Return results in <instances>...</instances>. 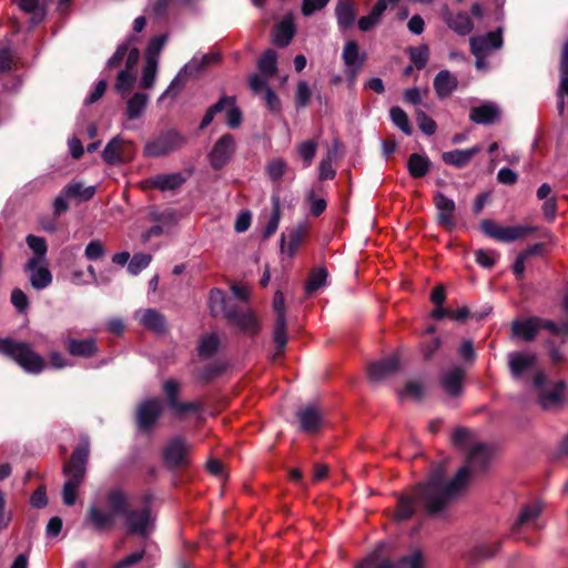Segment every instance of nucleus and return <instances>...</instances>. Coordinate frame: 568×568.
Here are the masks:
<instances>
[{"label":"nucleus","mask_w":568,"mask_h":568,"mask_svg":"<svg viewBox=\"0 0 568 568\" xmlns=\"http://www.w3.org/2000/svg\"><path fill=\"white\" fill-rule=\"evenodd\" d=\"M156 72L158 63H154L153 61H145L140 81V87L143 89L152 88L155 82Z\"/></svg>","instance_id":"53"},{"label":"nucleus","mask_w":568,"mask_h":568,"mask_svg":"<svg viewBox=\"0 0 568 568\" xmlns=\"http://www.w3.org/2000/svg\"><path fill=\"white\" fill-rule=\"evenodd\" d=\"M342 58L346 65L345 72L347 80L349 84L353 85L356 81L359 70L364 64L365 54L359 52V47L355 41L349 40L344 45Z\"/></svg>","instance_id":"13"},{"label":"nucleus","mask_w":568,"mask_h":568,"mask_svg":"<svg viewBox=\"0 0 568 568\" xmlns=\"http://www.w3.org/2000/svg\"><path fill=\"white\" fill-rule=\"evenodd\" d=\"M162 413V403L158 398L140 404L136 412V422L140 429L149 430Z\"/></svg>","instance_id":"16"},{"label":"nucleus","mask_w":568,"mask_h":568,"mask_svg":"<svg viewBox=\"0 0 568 568\" xmlns=\"http://www.w3.org/2000/svg\"><path fill=\"white\" fill-rule=\"evenodd\" d=\"M229 101L226 102V106L224 108L226 112V123L230 128L235 129L241 124L242 113L240 109L235 105V99L233 97H227Z\"/></svg>","instance_id":"50"},{"label":"nucleus","mask_w":568,"mask_h":568,"mask_svg":"<svg viewBox=\"0 0 568 568\" xmlns=\"http://www.w3.org/2000/svg\"><path fill=\"white\" fill-rule=\"evenodd\" d=\"M95 193L94 186H84L81 182H73L64 187V194L68 197H79L81 200H90Z\"/></svg>","instance_id":"42"},{"label":"nucleus","mask_w":568,"mask_h":568,"mask_svg":"<svg viewBox=\"0 0 568 568\" xmlns=\"http://www.w3.org/2000/svg\"><path fill=\"white\" fill-rule=\"evenodd\" d=\"M535 231L532 226H499V242H514Z\"/></svg>","instance_id":"37"},{"label":"nucleus","mask_w":568,"mask_h":568,"mask_svg":"<svg viewBox=\"0 0 568 568\" xmlns=\"http://www.w3.org/2000/svg\"><path fill=\"white\" fill-rule=\"evenodd\" d=\"M184 142L185 139L179 132L170 130L148 142L144 148V154L151 158L163 156L179 150Z\"/></svg>","instance_id":"9"},{"label":"nucleus","mask_w":568,"mask_h":568,"mask_svg":"<svg viewBox=\"0 0 568 568\" xmlns=\"http://www.w3.org/2000/svg\"><path fill=\"white\" fill-rule=\"evenodd\" d=\"M327 271L324 267H317L314 268L306 282L305 291L308 295L314 294L317 292L321 287L325 286L326 280H327Z\"/></svg>","instance_id":"41"},{"label":"nucleus","mask_w":568,"mask_h":568,"mask_svg":"<svg viewBox=\"0 0 568 568\" xmlns=\"http://www.w3.org/2000/svg\"><path fill=\"white\" fill-rule=\"evenodd\" d=\"M272 203H273V211H272V214L268 219V222H267V225H266V229H265V237H270L271 235H273L278 225H280V221H281V203H280V199L277 196H273L272 199Z\"/></svg>","instance_id":"47"},{"label":"nucleus","mask_w":568,"mask_h":568,"mask_svg":"<svg viewBox=\"0 0 568 568\" xmlns=\"http://www.w3.org/2000/svg\"><path fill=\"white\" fill-rule=\"evenodd\" d=\"M546 347L548 357L554 366L560 365L566 361V356L561 352L560 346H558L554 341H547Z\"/></svg>","instance_id":"60"},{"label":"nucleus","mask_w":568,"mask_h":568,"mask_svg":"<svg viewBox=\"0 0 568 568\" xmlns=\"http://www.w3.org/2000/svg\"><path fill=\"white\" fill-rule=\"evenodd\" d=\"M385 10V0H378L373 7L371 13L368 16L362 17L358 20V28L362 31L371 30L374 26L378 23L379 18L382 17Z\"/></svg>","instance_id":"40"},{"label":"nucleus","mask_w":568,"mask_h":568,"mask_svg":"<svg viewBox=\"0 0 568 568\" xmlns=\"http://www.w3.org/2000/svg\"><path fill=\"white\" fill-rule=\"evenodd\" d=\"M0 353L13 358L28 373L37 374L44 368V359L27 343L0 339Z\"/></svg>","instance_id":"7"},{"label":"nucleus","mask_w":568,"mask_h":568,"mask_svg":"<svg viewBox=\"0 0 568 568\" xmlns=\"http://www.w3.org/2000/svg\"><path fill=\"white\" fill-rule=\"evenodd\" d=\"M210 308L214 316L224 315L229 322L246 333H255L258 328L257 320L252 312L233 311L229 306L224 293L221 290H212L210 293Z\"/></svg>","instance_id":"6"},{"label":"nucleus","mask_w":568,"mask_h":568,"mask_svg":"<svg viewBox=\"0 0 568 568\" xmlns=\"http://www.w3.org/2000/svg\"><path fill=\"white\" fill-rule=\"evenodd\" d=\"M28 246L32 250L33 256L29 258L30 265H34L37 263L45 262L47 255V242L43 237H39L36 235H28L27 237Z\"/></svg>","instance_id":"36"},{"label":"nucleus","mask_w":568,"mask_h":568,"mask_svg":"<svg viewBox=\"0 0 568 568\" xmlns=\"http://www.w3.org/2000/svg\"><path fill=\"white\" fill-rule=\"evenodd\" d=\"M464 376L465 371L462 367H453L446 371L442 376L444 390L452 396H457L462 392Z\"/></svg>","instance_id":"27"},{"label":"nucleus","mask_w":568,"mask_h":568,"mask_svg":"<svg viewBox=\"0 0 568 568\" xmlns=\"http://www.w3.org/2000/svg\"><path fill=\"white\" fill-rule=\"evenodd\" d=\"M236 149L235 139L231 134L222 135L213 145L207 158L214 170H221L230 163Z\"/></svg>","instance_id":"12"},{"label":"nucleus","mask_w":568,"mask_h":568,"mask_svg":"<svg viewBox=\"0 0 568 568\" xmlns=\"http://www.w3.org/2000/svg\"><path fill=\"white\" fill-rule=\"evenodd\" d=\"M164 394L168 398L169 406L176 413V414H184L187 412H194L197 409V405L195 403H180L178 402L176 397L180 390V385L174 379H169L163 385Z\"/></svg>","instance_id":"21"},{"label":"nucleus","mask_w":568,"mask_h":568,"mask_svg":"<svg viewBox=\"0 0 568 568\" xmlns=\"http://www.w3.org/2000/svg\"><path fill=\"white\" fill-rule=\"evenodd\" d=\"M184 182L180 173L161 174L151 179V184L161 191H169L179 187Z\"/></svg>","instance_id":"35"},{"label":"nucleus","mask_w":568,"mask_h":568,"mask_svg":"<svg viewBox=\"0 0 568 568\" xmlns=\"http://www.w3.org/2000/svg\"><path fill=\"white\" fill-rule=\"evenodd\" d=\"M148 103V95L144 93H135L129 101L126 114L130 119H136L141 115Z\"/></svg>","instance_id":"44"},{"label":"nucleus","mask_w":568,"mask_h":568,"mask_svg":"<svg viewBox=\"0 0 568 568\" xmlns=\"http://www.w3.org/2000/svg\"><path fill=\"white\" fill-rule=\"evenodd\" d=\"M104 254H105V248H104L102 242L99 240L91 241L84 250V255L90 261H97V260L103 257Z\"/></svg>","instance_id":"59"},{"label":"nucleus","mask_w":568,"mask_h":568,"mask_svg":"<svg viewBox=\"0 0 568 568\" xmlns=\"http://www.w3.org/2000/svg\"><path fill=\"white\" fill-rule=\"evenodd\" d=\"M265 170L273 182H278L287 170V162L282 158H274L270 160Z\"/></svg>","instance_id":"45"},{"label":"nucleus","mask_w":568,"mask_h":568,"mask_svg":"<svg viewBox=\"0 0 568 568\" xmlns=\"http://www.w3.org/2000/svg\"><path fill=\"white\" fill-rule=\"evenodd\" d=\"M537 356L535 354L526 353H511L509 354L508 366L511 375L515 378L523 376L525 373L532 369L536 365Z\"/></svg>","instance_id":"22"},{"label":"nucleus","mask_w":568,"mask_h":568,"mask_svg":"<svg viewBox=\"0 0 568 568\" xmlns=\"http://www.w3.org/2000/svg\"><path fill=\"white\" fill-rule=\"evenodd\" d=\"M152 261V256L145 253L134 254L128 265V271L132 275H138L142 270L146 268Z\"/></svg>","instance_id":"52"},{"label":"nucleus","mask_w":568,"mask_h":568,"mask_svg":"<svg viewBox=\"0 0 568 568\" xmlns=\"http://www.w3.org/2000/svg\"><path fill=\"white\" fill-rule=\"evenodd\" d=\"M539 332V317L531 316L525 320H516L511 323V334L514 337L531 342Z\"/></svg>","instance_id":"20"},{"label":"nucleus","mask_w":568,"mask_h":568,"mask_svg":"<svg viewBox=\"0 0 568 568\" xmlns=\"http://www.w3.org/2000/svg\"><path fill=\"white\" fill-rule=\"evenodd\" d=\"M274 342L277 345V354H280L287 343L286 320L276 318L274 325Z\"/></svg>","instance_id":"55"},{"label":"nucleus","mask_w":568,"mask_h":568,"mask_svg":"<svg viewBox=\"0 0 568 568\" xmlns=\"http://www.w3.org/2000/svg\"><path fill=\"white\" fill-rule=\"evenodd\" d=\"M219 338L215 334L205 335L199 345V353L203 357H211L219 347Z\"/></svg>","instance_id":"51"},{"label":"nucleus","mask_w":568,"mask_h":568,"mask_svg":"<svg viewBox=\"0 0 568 568\" xmlns=\"http://www.w3.org/2000/svg\"><path fill=\"white\" fill-rule=\"evenodd\" d=\"M409 54H410V60L413 61L414 65L417 69H423L428 61L429 51L426 45H420V47L412 48L409 51Z\"/></svg>","instance_id":"57"},{"label":"nucleus","mask_w":568,"mask_h":568,"mask_svg":"<svg viewBox=\"0 0 568 568\" xmlns=\"http://www.w3.org/2000/svg\"><path fill=\"white\" fill-rule=\"evenodd\" d=\"M355 6L349 0H342L338 2L336 7V17L338 26L342 29L349 28L355 20Z\"/></svg>","instance_id":"32"},{"label":"nucleus","mask_w":568,"mask_h":568,"mask_svg":"<svg viewBox=\"0 0 568 568\" xmlns=\"http://www.w3.org/2000/svg\"><path fill=\"white\" fill-rule=\"evenodd\" d=\"M89 443L82 442L72 453L70 462L64 466V474L68 477L63 485V503L72 506L75 503L78 487L85 475V464L89 457Z\"/></svg>","instance_id":"5"},{"label":"nucleus","mask_w":568,"mask_h":568,"mask_svg":"<svg viewBox=\"0 0 568 568\" xmlns=\"http://www.w3.org/2000/svg\"><path fill=\"white\" fill-rule=\"evenodd\" d=\"M407 166L413 178H423L428 173L430 162L427 156L413 153L408 159Z\"/></svg>","instance_id":"38"},{"label":"nucleus","mask_w":568,"mask_h":568,"mask_svg":"<svg viewBox=\"0 0 568 568\" xmlns=\"http://www.w3.org/2000/svg\"><path fill=\"white\" fill-rule=\"evenodd\" d=\"M297 419L301 430L314 434L324 423L323 412L315 405H307L297 412Z\"/></svg>","instance_id":"17"},{"label":"nucleus","mask_w":568,"mask_h":568,"mask_svg":"<svg viewBox=\"0 0 568 568\" xmlns=\"http://www.w3.org/2000/svg\"><path fill=\"white\" fill-rule=\"evenodd\" d=\"M135 37L129 38L125 42L116 48V51L108 60L106 68H120L124 63L116 75L114 89L122 97L129 93L136 80V64L140 59L139 49L134 45Z\"/></svg>","instance_id":"3"},{"label":"nucleus","mask_w":568,"mask_h":568,"mask_svg":"<svg viewBox=\"0 0 568 568\" xmlns=\"http://www.w3.org/2000/svg\"><path fill=\"white\" fill-rule=\"evenodd\" d=\"M560 82L557 92V109L560 115L565 111V97H568V40L562 44L559 63Z\"/></svg>","instance_id":"18"},{"label":"nucleus","mask_w":568,"mask_h":568,"mask_svg":"<svg viewBox=\"0 0 568 568\" xmlns=\"http://www.w3.org/2000/svg\"><path fill=\"white\" fill-rule=\"evenodd\" d=\"M189 446L182 438L171 440L165 448V460L172 466L186 463Z\"/></svg>","instance_id":"26"},{"label":"nucleus","mask_w":568,"mask_h":568,"mask_svg":"<svg viewBox=\"0 0 568 568\" xmlns=\"http://www.w3.org/2000/svg\"><path fill=\"white\" fill-rule=\"evenodd\" d=\"M476 263L483 268L490 270L495 265V255L493 251L478 248L474 251Z\"/></svg>","instance_id":"58"},{"label":"nucleus","mask_w":568,"mask_h":568,"mask_svg":"<svg viewBox=\"0 0 568 568\" xmlns=\"http://www.w3.org/2000/svg\"><path fill=\"white\" fill-rule=\"evenodd\" d=\"M257 68L266 79L277 71V54L274 50H266L257 61Z\"/></svg>","instance_id":"39"},{"label":"nucleus","mask_w":568,"mask_h":568,"mask_svg":"<svg viewBox=\"0 0 568 568\" xmlns=\"http://www.w3.org/2000/svg\"><path fill=\"white\" fill-rule=\"evenodd\" d=\"M65 345L69 353L73 356L89 357L92 356L97 351L95 342L92 338L82 341L68 339Z\"/></svg>","instance_id":"33"},{"label":"nucleus","mask_w":568,"mask_h":568,"mask_svg":"<svg viewBox=\"0 0 568 568\" xmlns=\"http://www.w3.org/2000/svg\"><path fill=\"white\" fill-rule=\"evenodd\" d=\"M417 123H418L419 129L428 135L435 133V131H436L435 121L424 112L417 113Z\"/></svg>","instance_id":"64"},{"label":"nucleus","mask_w":568,"mask_h":568,"mask_svg":"<svg viewBox=\"0 0 568 568\" xmlns=\"http://www.w3.org/2000/svg\"><path fill=\"white\" fill-rule=\"evenodd\" d=\"M24 271L29 274V280L33 288L43 290L52 283V275L48 268L47 261L30 265L27 262Z\"/></svg>","instance_id":"19"},{"label":"nucleus","mask_w":568,"mask_h":568,"mask_svg":"<svg viewBox=\"0 0 568 568\" xmlns=\"http://www.w3.org/2000/svg\"><path fill=\"white\" fill-rule=\"evenodd\" d=\"M490 460L488 449L484 445L470 448L466 465L450 480H445V471L438 467L425 485H419L412 496H404L398 501L397 520L408 519L415 511V505L422 504L429 514L440 511L452 499L457 497L466 487L471 474H479Z\"/></svg>","instance_id":"1"},{"label":"nucleus","mask_w":568,"mask_h":568,"mask_svg":"<svg viewBox=\"0 0 568 568\" xmlns=\"http://www.w3.org/2000/svg\"><path fill=\"white\" fill-rule=\"evenodd\" d=\"M150 220L153 223H159L164 226L168 232H170L179 222V215L174 210L165 209V210H152L150 212Z\"/></svg>","instance_id":"34"},{"label":"nucleus","mask_w":568,"mask_h":568,"mask_svg":"<svg viewBox=\"0 0 568 568\" xmlns=\"http://www.w3.org/2000/svg\"><path fill=\"white\" fill-rule=\"evenodd\" d=\"M312 92L305 81H300L296 89V103L298 106H306L310 102Z\"/></svg>","instance_id":"63"},{"label":"nucleus","mask_w":568,"mask_h":568,"mask_svg":"<svg viewBox=\"0 0 568 568\" xmlns=\"http://www.w3.org/2000/svg\"><path fill=\"white\" fill-rule=\"evenodd\" d=\"M227 101H229V98L227 97H223V98L220 99L219 102H216L215 104L210 106L209 110L206 111V113L204 114L203 119H202L200 128L201 129L206 128L213 121L215 114L224 111V108L226 106V102Z\"/></svg>","instance_id":"56"},{"label":"nucleus","mask_w":568,"mask_h":568,"mask_svg":"<svg viewBox=\"0 0 568 568\" xmlns=\"http://www.w3.org/2000/svg\"><path fill=\"white\" fill-rule=\"evenodd\" d=\"M398 366L399 362L397 355H392L381 362L373 363L368 367L369 378L374 382H381L394 374L398 369Z\"/></svg>","instance_id":"23"},{"label":"nucleus","mask_w":568,"mask_h":568,"mask_svg":"<svg viewBox=\"0 0 568 568\" xmlns=\"http://www.w3.org/2000/svg\"><path fill=\"white\" fill-rule=\"evenodd\" d=\"M390 119L393 123L399 128L406 135L412 134V126L408 121V116L404 110L398 106H393L390 109Z\"/></svg>","instance_id":"49"},{"label":"nucleus","mask_w":568,"mask_h":568,"mask_svg":"<svg viewBox=\"0 0 568 568\" xmlns=\"http://www.w3.org/2000/svg\"><path fill=\"white\" fill-rule=\"evenodd\" d=\"M121 516L124 517V526L130 534L146 537L153 530L154 517L148 506L130 509L126 504V510Z\"/></svg>","instance_id":"8"},{"label":"nucleus","mask_w":568,"mask_h":568,"mask_svg":"<svg viewBox=\"0 0 568 568\" xmlns=\"http://www.w3.org/2000/svg\"><path fill=\"white\" fill-rule=\"evenodd\" d=\"M436 209L438 210V221L446 227L454 225L453 213L455 211V202L442 193H437L434 197Z\"/></svg>","instance_id":"28"},{"label":"nucleus","mask_w":568,"mask_h":568,"mask_svg":"<svg viewBox=\"0 0 568 568\" xmlns=\"http://www.w3.org/2000/svg\"><path fill=\"white\" fill-rule=\"evenodd\" d=\"M306 233L307 227L304 224L287 229L281 235V253L292 258L306 236Z\"/></svg>","instance_id":"15"},{"label":"nucleus","mask_w":568,"mask_h":568,"mask_svg":"<svg viewBox=\"0 0 568 568\" xmlns=\"http://www.w3.org/2000/svg\"><path fill=\"white\" fill-rule=\"evenodd\" d=\"M220 57L216 53L204 54L200 59L193 58L185 67L179 72V74L173 79L170 87L162 93L160 100L165 99L169 95L174 97L178 90L183 85V74L194 75L205 65L219 61Z\"/></svg>","instance_id":"11"},{"label":"nucleus","mask_w":568,"mask_h":568,"mask_svg":"<svg viewBox=\"0 0 568 568\" xmlns=\"http://www.w3.org/2000/svg\"><path fill=\"white\" fill-rule=\"evenodd\" d=\"M317 143L313 140H306L297 145V152L304 161V166L308 168L316 154Z\"/></svg>","instance_id":"48"},{"label":"nucleus","mask_w":568,"mask_h":568,"mask_svg":"<svg viewBox=\"0 0 568 568\" xmlns=\"http://www.w3.org/2000/svg\"><path fill=\"white\" fill-rule=\"evenodd\" d=\"M529 388L536 406L542 412L559 413L568 406V382L551 377L544 368L532 372Z\"/></svg>","instance_id":"2"},{"label":"nucleus","mask_w":568,"mask_h":568,"mask_svg":"<svg viewBox=\"0 0 568 568\" xmlns=\"http://www.w3.org/2000/svg\"><path fill=\"white\" fill-rule=\"evenodd\" d=\"M478 146H474L467 150H453L443 153V161L447 164L454 165L456 168H463L467 165L470 160L479 152Z\"/></svg>","instance_id":"30"},{"label":"nucleus","mask_w":568,"mask_h":568,"mask_svg":"<svg viewBox=\"0 0 568 568\" xmlns=\"http://www.w3.org/2000/svg\"><path fill=\"white\" fill-rule=\"evenodd\" d=\"M457 87V78L448 70L439 71L434 79V90L439 99L449 97Z\"/></svg>","instance_id":"25"},{"label":"nucleus","mask_w":568,"mask_h":568,"mask_svg":"<svg viewBox=\"0 0 568 568\" xmlns=\"http://www.w3.org/2000/svg\"><path fill=\"white\" fill-rule=\"evenodd\" d=\"M134 317L143 327L155 333H162L165 329V318L155 310H139L135 312Z\"/></svg>","instance_id":"24"},{"label":"nucleus","mask_w":568,"mask_h":568,"mask_svg":"<svg viewBox=\"0 0 568 568\" xmlns=\"http://www.w3.org/2000/svg\"><path fill=\"white\" fill-rule=\"evenodd\" d=\"M126 510V495L120 489H112L106 496L105 506L92 504L87 514V523L95 530H110L115 525V519Z\"/></svg>","instance_id":"4"},{"label":"nucleus","mask_w":568,"mask_h":568,"mask_svg":"<svg viewBox=\"0 0 568 568\" xmlns=\"http://www.w3.org/2000/svg\"><path fill=\"white\" fill-rule=\"evenodd\" d=\"M470 48L473 54L476 57L477 69H484L486 67L485 59L497 49V32H489L484 37L471 38Z\"/></svg>","instance_id":"14"},{"label":"nucleus","mask_w":568,"mask_h":568,"mask_svg":"<svg viewBox=\"0 0 568 568\" xmlns=\"http://www.w3.org/2000/svg\"><path fill=\"white\" fill-rule=\"evenodd\" d=\"M450 27L457 33L465 36L473 30V22L467 13H458L452 19Z\"/></svg>","instance_id":"54"},{"label":"nucleus","mask_w":568,"mask_h":568,"mask_svg":"<svg viewBox=\"0 0 568 568\" xmlns=\"http://www.w3.org/2000/svg\"><path fill=\"white\" fill-rule=\"evenodd\" d=\"M453 443L458 448H468L471 443V433L466 428H457L453 434Z\"/></svg>","instance_id":"61"},{"label":"nucleus","mask_w":568,"mask_h":568,"mask_svg":"<svg viewBox=\"0 0 568 568\" xmlns=\"http://www.w3.org/2000/svg\"><path fill=\"white\" fill-rule=\"evenodd\" d=\"M423 386L418 382H409L405 388L399 393L402 398L419 399L423 395Z\"/></svg>","instance_id":"62"},{"label":"nucleus","mask_w":568,"mask_h":568,"mask_svg":"<svg viewBox=\"0 0 568 568\" xmlns=\"http://www.w3.org/2000/svg\"><path fill=\"white\" fill-rule=\"evenodd\" d=\"M135 151L131 142L115 136L104 148L102 159L109 165H119L131 161Z\"/></svg>","instance_id":"10"},{"label":"nucleus","mask_w":568,"mask_h":568,"mask_svg":"<svg viewBox=\"0 0 568 568\" xmlns=\"http://www.w3.org/2000/svg\"><path fill=\"white\" fill-rule=\"evenodd\" d=\"M497 115V110L494 103H484L479 106L470 109L469 118L473 122L478 124L493 123Z\"/></svg>","instance_id":"31"},{"label":"nucleus","mask_w":568,"mask_h":568,"mask_svg":"<svg viewBox=\"0 0 568 568\" xmlns=\"http://www.w3.org/2000/svg\"><path fill=\"white\" fill-rule=\"evenodd\" d=\"M540 510L534 506H525L516 521L514 523L511 530L516 534L523 526H526L539 517Z\"/></svg>","instance_id":"43"},{"label":"nucleus","mask_w":568,"mask_h":568,"mask_svg":"<svg viewBox=\"0 0 568 568\" xmlns=\"http://www.w3.org/2000/svg\"><path fill=\"white\" fill-rule=\"evenodd\" d=\"M166 42V36H158L154 37L148 44L145 51V61H153L154 63H159V55L161 50L163 49Z\"/></svg>","instance_id":"46"},{"label":"nucleus","mask_w":568,"mask_h":568,"mask_svg":"<svg viewBox=\"0 0 568 568\" xmlns=\"http://www.w3.org/2000/svg\"><path fill=\"white\" fill-rule=\"evenodd\" d=\"M295 33L294 21L291 17L284 18L274 29L273 42L278 47H286Z\"/></svg>","instance_id":"29"}]
</instances>
